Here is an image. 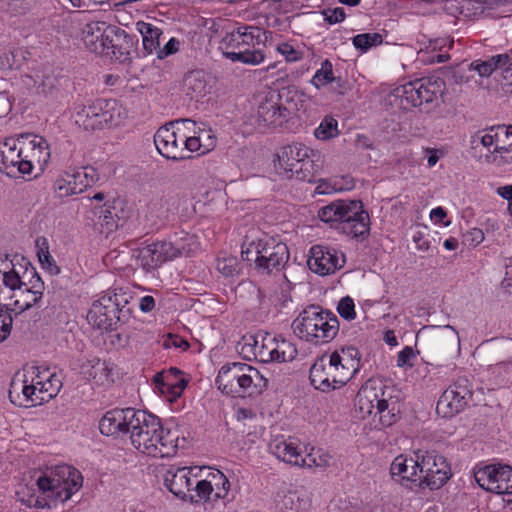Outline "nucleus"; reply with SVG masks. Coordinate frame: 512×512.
<instances>
[{
	"instance_id": "774afa93",
	"label": "nucleus",
	"mask_w": 512,
	"mask_h": 512,
	"mask_svg": "<svg viewBox=\"0 0 512 512\" xmlns=\"http://www.w3.org/2000/svg\"><path fill=\"white\" fill-rule=\"evenodd\" d=\"M505 276L502 281V286L509 293H512V257L505 260Z\"/></svg>"
},
{
	"instance_id": "4be33fe9",
	"label": "nucleus",
	"mask_w": 512,
	"mask_h": 512,
	"mask_svg": "<svg viewBox=\"0 0 512 512\" xmlns=\"http://www.w3.org/2000/svg\"><path fill=\"white\" fill-rule=\"evenodd\" d=\"M0 172L12 178L29 175L32 172V165L23 161L14 138H8L0 145Z\"/></svg>"
},
{
	"instance_id": "c756f323",
	"label": "nucleus",
	"mask_w": 512,
	"mask_h": 512,
	"mask_svg": "<svg viewBox=\"0 0 512 512\" xmlns=\"http://www.w3.org/2000/svg\"><path fill=\"white\" fill-rule=\"evenodd\" d=\"M112 35L113 37L109 40V49L104 56L118 60L121 63L129 61L134 47V38L117 26Z\"/></svg>"
},
{
	"instance_id": "79ce46f5",
	"label": "nucleus",
	"mask_w": 512,
	"mask_h": 512,
	"mask_svg": "<svg viewBox=\"0 0 512 512\" xmlns=\"http://www.w3.org/2000/svg\"><path fill=\"white\" fill-rule=\"evenodd\" d=\"M272 355L269 356L270 362L284 363L291 362L297 356V349L294 343L278 337L275 347L272 349Z\"/></svg>"
},
{
	"instance_id": "5701e85b",
	"label": "nucleus",
	"mask_w": 512,
	"mask_h": 512,
	"mask_svg": "<svg viewBox=\"0 0 512 512\" xmlns=\"http://www.w3.org/2000/svg\"><path fill=\"white\" fill-rule=\"evenodd\" d=\"M306 153H312V150L301 143L282 147L276 154V159H274L276 172L284 178H294L302 158L306 157Z\"/></svg>"
},
{
	"instance_id": "bb28decb",
	"label": "nucleus",
	"mask_w": 512,
	"mask_h": 512,
	"mask_svg": "<svg viewBox=\"0 0 512 512\" xmlns=\"http://www.w3.org/2000/svg\"><path fill=\"white\" fill-rule=\"evenodd\" d=\"M32 273L33 276L29 284L25 283L12 295V298H14L13 305L20 313L38 306L43 297L44 283L34 269Z\"/></svg>"
},
{
	"instance_id": "8fccbe9b",
	"label": "nucleus",
	"mask_w": 512,
	"mask_h": 512,
	"mask_svg": "<svg viewBox=\"0 0 512 512\" xmlns=\"http://www.w3.org/2000/svg\"><path fill=\"white\" fill-rule=\"evenodd\" d=\"M277 338L278 337L271 336L270 334L261 336V343L259 342L254 357L259 358L261 362L269 363V356L272 355V349L276 345Z\"/></svg>"
},
{
	"instance_id": "6e6d98bb",
	"label": "nucleus",
	"mask_w": 512,
	"mask_h": 512,
	"mask_svg": "<svg viewBox=\"0 0 512 512\" xmlns=\"http://www.w3.org/2000/svg\"><path fill=\"white\" fill-rule=\"evenodd\" d=\"M354 308L355 305L353 299L349 296H346L339 301L337 311L342 318L350 321L356 317Z\"/></svg>"
},
{
	"instance_id": "5fc2aeb1",
	"label": "nucleus",
	"mask_w": 512,
	"mask_h": 512,
	"mask_svg": "<svg viewBox=\"0 0 512 512\" xmlns=\"http://www.w3.org/2000/svg\"><path fill=\"white\" fill-rule=\"evenodd\" d=\"M447 389H452V393L463 395L467 400L472 398V386L467 377H458Z\"/></svg>"
},
{
	"instance_id": "c85d7f7f",
	"label": "nucleus",
	"mask_w": 512,
	"mask_h": 512,
	"mask_svg": "<svg viewBox=\"0 0 512 512\" xmlns=\"http://www.w3.org/2000/svg\"><path fill=\"white\" fill-rule=\"evenodd\" d=\"M491 132H495L496 141L493 163L498 166L512 164V125L491 126Z\"/></svg>"
},
{
	"instance_id": "e2e57ef3",
	"label": "nucleus",
	"mask_w": 512,
	"mask_h": 512,
	"mask_svg": "<svg viewBox=\"0 0 512 512\" xmlns=\"http://www.w3.org/2000/svg\"><path fill=\"white\" fill-rule=\"evenodd\" d=\"M193 491L196 492V497L199 499H210V495L214 491V487L210 481L207 480H200L196 483L195 488H193ZM194 501H197L194 498Z\"/></svg>"
},
{
	"instance_id": "c03bdc74",
	"label": "nucleus",
	"mask_w": 512,
	"mask_h": 512,
	"mask_svg": "<svg viewBox=\"0 0 512 512\" xmlns=\"http://www.w3.org/2000/svg\"><path fill=\"white\" fill-rule=\"evenodd\" d=\"M312 153H306V157L302 158V161L295 172L294 178L300 181H307L309 183L316 182V173L319 169V165L315 163L312 158Z\"/></svg>"
},
{
	"instance_id": "680f3d73",
	"label": "nucleus",
	"mask_w": 512,
	"mask_h": 512,
	"mask_svg": "<svg viewBox=\"0 0 512 512\" xmlns=\"http://www.w3.org/2000/svg\"><path fill=\"white\" fill-rule=\"evenodd\" d=\"M215 479H218V482H216V488H214L215 491V497L216 498H225L228 494L229 488H230V482L227 479V477L220 471H218L217 475H214Z\"/></svg>"
},
{
	"instance_id": "b1692460",
	"label": "nucleus",
	"mask_w": 512,
	"mask_h": 512,
	"mask_svg": "<svg viewBox=\"0 0 512 512\" xmlns=\"http://www.w3.org/2000/svg\"><path fill=\"white\" fill-rule=\"evenodd\" d=\"M113 31H116V26L99 21L90 22L82 30V40L91 52L104 55L109 49V40L113 37Z\"/></svg>"
},
{
	"instance_id": "a878e982",
	"label": "nucleus",
	"mask_w": 512,
	"mask_h": 512,
	"mask_svg": "<svg viewBox=\"0 0 512 512\" xmlns=\"http://www.w3.org/2000/svg\"><path fill=\"white\" fill-rule=\"evenodd\" d=\"M138 259L141 267L147 272L159 268L167 261H172L174 258L171 244L169 241H156L145 247L140 252Z\"/></svg>"
},
{
	"instance_id": "72a5a7b5",
	"label": "nucleus",
	"mask_w": 512,
	"mask_h": 512,
	"mask_svg": "<svg viewBox=\"0 0 512 512\" xmlns=\"http://www.w3.org/2000/svg\"><path fill=\"white\" fill-rule=\"evenodd\" d=\"M269 448L278 459L295 466H299L303 458L298 446L292 441L275 439L270 443Z\"/></svg>"
},
{
	"instance_id": "f3484780",
	"label": "nucleus",
	"mask_w": 512,
	"mask_h": 512,
	"mask_svg": "<svg viewBox=\"0 0 512 512\" xmlns=\"http://www.w3.org/2000/svg\"><path fill=\"white\" fill-rule=\"evenodd\" d=\"M473 474L482 489L496 494H512V467L485 465L475 468Z\"/></svg>"
},
{
	"instance_id": "6ab92c4d",
	"label": "nucleus",
	"mask_w": 512,
	"mask_h": 512,
	"mask_svg": "<svg viewBox=\"0 0 512 512\" xmlns=\"http://www.w3.org/2000/svg\"><path fill=\"white\" fill-rule=\"evenodd\" d=\"M307 263L311 271L325 276L341 269L345 264V256L342 252L334 248L314 245L310 249V256Z\"/></svg>"
},
{
	"instance_id": "e433bc0d",
	"label": "nucleus",
	"mask_w": 512,
	"mask_h": 512,
	"mask_svg": "<svg viewBox=\"0 0 512 512\" xmlns=\"http://www.w3.org/2000/svg\"><path fill=\"white\" fill-rule=\"evenodd\" d=\"M83 373L89 378L95 380L97 383L103 384L110 381L113 367L107 361H102L98 358L89 360L87 364L82 366Z\"/></svg>"
},
{
	"instance_id": "3c124183",
	"label": "nucleus",
	"mask_w": 512,
	"mask_h": 512,
	"mask_svg": "<svg viewBox=\"0 0 512 512\" xmlns=\"http://www.w3.org/2000/svg\"><path fill=\"white\" fill-rule=\"evenodd\" d=\"M314 135L319 140H328L338 135L337 121L334 118H324Z\"/></svg>"
},
{
	"instance_id": "dca6fc26",
	"label": "nucleus",
	"mask_w": 512,
	"mask_h": 512,
	"mask_svg": "<svg viewBox=\"0 0 512 512\" xmlns=\"http://www.w3.org/2000/svg\"><path fill=\"white\" fill-rule=\"evenodd\" d=\"M98 180V175L93 167H80L66 171L54 182L55 196L65 198L84 192Z\"/></svg>"
},
{
	"instance_id": "37998d69",
	"label": "nucleus",
	"mask_w": 512,
	"mask_h": 512,
	"mask_svg": "<svg viewBox=\"0 0 512 512\" xmlns=\"http://www.w3.org/2000/svg\"><path fill=\"white\" fill-rule=\"evenodd\" d=\"M414 455V458H409V463H407V472H405L404 476L400 479L401 485L409 488L410 490L419 489L418 481L421 479V463L420 459L417 458V451L414 452Z\"/></svg>"
},
{
	"instance_id": "bf43d9fd",
	"label": "nucleus",
	"mask_w": 512,
	"mask_h": 512,
	"mask_svg": "<svg viewBox=\"0 0 512 512\" xmlns=\"http://www.w3.org/2000/svg\"><path fill=\"white\" fill-rule=\"evenodd\" d=\"M322 14L324 15L325 21L331 25L340 23L346 18L345 10L342 7L324 9Z\"/></svg>"
},
{
	"instance_id": "2f4dec72",
	"label": "nucleus",
	"mask_w": 512,
	"mask_h": 512,
	"mask_svg": "<svg viewBox=\"0 0 512 512\" xmlns=\"http://www.w3.org/2000/svg\"><path fill=\"white\" fill-rule=\"evenodd\" d=\"M211 88L203 70L190 71L183 78V91L191 100L199 101L211 92Z\"/></svg>"
},
{
	"instance_id": "1a4fd4ad",
	"label": "nucleus",
	"mask_w": 512,
	"mask_h": 512,
	"mask_svg": "<svg viewBox=\"0 0 512 512\" xmlns=\"http://www.w3.org/2000/svg\"><path fill=\"white\" fill-rule=\"evenodd\" d=\"M125 117V110L114 99H98L89 105L75 107V123L84 130L118 126Z\"/></svg>"
},
{
	"instance_id": "de8ad7c7",
	"label": "nucleus",
	"mask_w": 512,
	"mask_h": 512,
	"mask_svg": "<svg viewBox=\"0 0 512 512\" xmlns=\"http://www.w3.org/2000/svg\"><path fill=\"white\" fill-rule=\"evenodd\" d=\"M335 80L333 75L332 63L329 60H324L321 64V68L316 71L313 76L311 83L316 87L320 88Z\"/></svg>"
},
{
	"instance_id": "9b49d317",
	"label": "nucleus",
	"mask_w": 512,
	"mask_h": 512,
	"mask_svg": "<svg viewBox=\"0 0 512 512\" xmlns=\"http://www.w3.org/2000/svg\"><path fill=\"white\" fill-rule=\"evenodd\" d=\"M260 29L255 27H241L230 33L221 41V47L231 48V51L224 52L226 58L233 62L240 61L244 64L257 65L264 60V54L254 48L259 38Z\"/></svg>"
},
{
	"instance_id": "f03ea898",
	"label": "nucleus",
	"mask_w": 512,
	"mask_h": 512,
	"mask_svg": "<svg viewBox=\"0 0 512 512\" xmlns=\"http://www.w3.org/2000/svg\"><path fill=\"white\" fill-rule=\"evenodd\" d=\"M400 392L378 380H368L356 396V407L362 418L378 416L382 426L389 427L399 419L401 412Z\"/></svg>"
},
{
	"instance_id": "69168bd1",
	"label": "nucleus",
	"mask_w": 512,
	"mask_h": 512,
	"mask_svg": "<svg viewBox=\"0 0 512 512\" xmlns=\"http://www.w3.org/2000/svg\"><path fill=\"white\" fill-rule=\"evenodd\" d=\"M414 357H415V353H414L413 348L406 346L403 350H401L398 353L397 366L398 367H405V366L412 367L413 364L410 361Z\"/></svg>"
},
{
	"instance_id": "f704fd0d",
	"label": "nucleus",
	"mask_w": 512,
	"mask_h": 512,
	"mask_svg": "<svg viewBox=\"0 0 512 512\" xmlns=\"http://www.w3.org/2000/svg\"><path fill=\"white\" fill-rule=\"evenodd\" d=\"M215 144V137L210 135V131H203L198 136L187 137L182 134V146L185 147V159H189L190 152L205 154Z\"/></svg>"
},
{
	"instance_id": "a211bd4d",
	"label": "nucleus",
	"mask_w": 512,
	"mask_h": 512,
	"mask_svg": "<svg viewBox=\"0 0 512 512\" xmlns=\"http://www.w3.org/2000/svg\"><path fill=\"white\" fill-rule=\"evenodd\" d=\"M416 342L420 343L425 352L434 355L446 352L450 346L459 345V336L450 325L429 326L417 333Z\"/></svg>"
},
{
	"instance_id": "49530a36",
	"label": "nucleus",
	"mask_w": 512,
	"mask_h": 512,
	"mask_svg": "<svg viewBox=\"0 0 512 512\" xmlns=\"http://www.w3.org/2000/svg\"><path fill=\"white\" fill-rule=\"evenodd\" d=\"M354 47L362 52H366L372 47L383 43V36L380 33H362L352 38Z\"/></svg>"
},
{
	"instance_id": "c9c22d12",
	"label": "nucleus",
	"mask_w": 512,
	"mask_h": 512,
	"mask_svg": "<svg viewBox=\"0 0 512 512\" xmlns=\"http://www.w3.org/2000/svg\"><path fill=\"white\" fill-rule=\"evenodd\" d=\"M508 52L490 57L487 60H475L469 65L470 71H476L481 77L490 76L496 69L508 66Z\"/></svg>"
},
{
	"instance_id": "393cba45",
	"label": "nucleus",
	"mask_w": 512,
	"mask_h": 512,
	"mask_svg": "<svg viewBox=\"0 0 512 512\" xmlns=\"http://www.w3.org/2000/svg\"><path fill=\"white\" fill-rule=\"evenodd\" d=\"M136 411L133 408L114 409L108 411L99 422L100 432L107 436H116L128 433L134 422Z\"/></svg>"
},
{
	"instance_id": "cd10ccee",
	"label": "nucleus",
	"mask_w": 512,
	"mask_h": 512,
	"mask_svg": "<svg viewBox=\"0 0 512 512\" xmlns=\"http://www.w3.org/2000/svg\"><path fill=\"white\" fill-rule=\"evenodd\" d=\"M188 467H171L165 474V485L175 496L194 501L193 483Z\"/></svg>"
},
{
	"instance_id": "a19ab883",
	"label": "nucleus",
	"mask_w": 512,
	"mask_h": 512,
	"mask_svg": "<svg viewBox=\"0 0 512 512\" xmlns=\"http://www.w3.org/2000/svg\"><path fill=\"white\" fill-rule=\"evenodd\" d=\"M479 146H483L487 149L488 154L486 155V160L493 162V156L496 155V141L495 132H491V127L478 131L471 136V149L476 150Z\"/></svg>"
},
{
	"instance_id": "f257e3e1",
	"label": "nucleus",
	"mask_w": 512,
	"mask_h": 512,
	"mask_svg": "<svg viewBox=\"0 0 512 512\" xmlns=\"http://www.w3.org/2000/svg\"><path fill=\"white\" fill-rule=\"evenodd\" d=\"M129 428L131 444L138 451L155 458L173 456L178 448V435L164 429L155 415L137 410Z\"/></svg>"
},
{
	"instance_id": "052dcab7",
	"label": "nucleus",
	"mask_w": 512,
	"mask_h": 512,
	"mask_svg": "<svg viewBox=\"0 0 512 512\" xmlns=\"http://www.w3.org/2000/svg\"><path fill=\"white\" fill-rule=\"evenodd\" d=\"M39 261L44 269H46L50 274L56 275L60 272L59 267L56 265L55 260L50 255L49 251H41L38 253Z\"/></svg>"
},
{
	"instance_id": "13d9d810",
	"label": "nucleus",
	"mask_w": 512,
	"mask_h": 512,
	"mask_svg": "<svg viewBox=\"0 0 512 512\" xmlns=\"http://www.w3.org/2000/svg\"><path fill=\"white\" fill-rule=\"evenodd\" d=\"M407 463H409V458L405 455H398L390 466V474L392 477L395 476H404V473L407 472Z\"/></svg>"
},
{
	"instance_id": "864d4df0",
	"label": "nucleus",
	"mask_w": 512,
	"mask_h": 512,
	"mask_svg": "<svg viewBox=\"0 0 512 512\" xmlns=\"http://www.w3.org/2000/svg\"><path fill=\"white\" fill-rule=\"evenodd\" d=\"M0 280L3 286L8 287L13 292H17L25 284L14 269L5 272L0 270Z\"/></svg>"
},
{
	"instance_id": "ddd939ff",
	"label": "nucleus",
	"mask_w": 512,
	"mask_h": 512,
	"mask_svg": "<svg viewBox=\"0 0 512 512\" xmlns=\"http://www.w3.org/2000/svg\"><path fill=\"white\" fill-rule=\"evenodd\" d=\"M333 354L322 356L310 368V381L316 389L329 391L345 385L353 376L343 368V364L335 363Z\"/></svg>"
},
{
	"instance_id": "2eb2a0df",
	"label": "nucleus",
	"mask_w": 512,
	"mask_h": 512,
	"mask_svg": "<svg viewBox=\"0 0 512 512\" xmlns=\"http://www.w3.org/2000/svg\"><path fill=\"white\" fill-rule=\"evenodd\" d=\"M291 112L281 102V95L275 90L258 96L256 123L260 128L282 127L290 118Z\"/></svg>"
},
{
	"instance_id": "a18cd8bd",
	"label": "nucleus",
	"mask_w": 512,
	"mask_h": 512,
	"mask_svg": "<svg viewBox=\"0 0 512 512\" xmlns=\"http://www.w3.org/2000/svg\"><path fill=\"white\" fill-rule=\"evenodd\" d=\"M331 458V455L322 449L315 450L312 448L311 452L307 454L305 458L303 457L301 459L299 467H316L325 469L330 466Z\"/></svg>"
},
{
	"instance_id": "4c0bfd02",
	"label": "nucleus",
	"mask_w": 512,
	"mask_h": 512,
	"mask_svg": "<svg viewBox=\"0 0 512 512\" xmlns=\"http://www.w3.org/2000/svg\"><path fill=\"white\" fill-rule=\"evenodd\" d=\"M335 363L343 364L352 376L360 369L361 354L354 346L342 347L340 350L332 352Z\"/></svg>"
},
{
	"instance_id": "7c9ffc66",
	"label": "nucleus",
	"mask_w": 512,
	"mask_h": 512,
	"mask_svg": "<svg viewBox=\"0 0 512 512\" xmlns=\"http://www.w3.org/2000/svg\"><path fill=\"white\" fill-rule=\"evenodd\" d=\"M180 374L179 369L172 367L168 371L156 373L153 381L161 393H167L171 395V398H176L181 395L187 385Z\"/></svg>"
},
{
	"instance_id": "603ef678",
	"label": "nucleus",
	"mask_w": 512,
	"mask_h": 512,
	"mask_svg": "<svg viewBox=\"0 0 512 512\" xmlns=\"http://www.w3.org/2000/svg\"><path fill=\"white\" fill-rule=\"evenodd\" d=\"M6 305H0V342L8 338L12 330L13 317Z\"/></svg>"
},
{
	"instance_id": "0e129e2a",
	"label": "nucleus",
	"mask_w": 512,
	"mask_h": 512,
	"mask_svg": "<svg viewBox=\"0 0 512 512\" xmlns=\"http://www.w3.org/2000/svg\"><path fill=\"white\" fill-rule=\"evenodd\" d=\"M464 243L469 246H477L484 240V233L481 229L472 228L464 234Z\"/></svg>"
},
{
	"instance_id": "412c9836",
	"label": "nucleus",
	"mask_w": 512,
	"mask_h": 512,
	"mask_svg": "<svg viewBox=\"0 0 512 512\" xmlns=\"http://www.w3.org/2000/svg\"><path fill=\"white\" fill-rule=\"evenodd\" d=\"M14 141L23 161L31 164L32 168L35 164L42 165L48 162L50 152L47 141L43 137L26 133L14 138Z\"/></svg>"
},
{
	"instance_id": "9d476101",
	"label": "nucleus",
	"mask_w": 512,
	"mask_h": 512,
	"mask_svg": "<svg viewBox=\"0 0 512 512\" xmlns=\"http://www.w3.org/2000/svg\"><path fill=\"white\" fill-rule=\"evenodd\" d=\"M440 85L437 80L417 79L396 89L398 105L404 110L419 107L423 112H430L438 106Z\"/></svg>"
},
{
	"instance_id": "aec40b11",
	"label": "nucleus",
	"mask_w": 512,
	"mask_h": 512,
	"mask_svg": "<svg viewBox=\"0 0 512 512\" xmlns=\"http://www.w3.org/2000/svg\"><path fill=\"white\" fill-rule=\"evenodd\" d=\"M154 144L160 155L166 159L185 160V147L182 146V134L175 131L173 123L160 127L154 135Z\"/></svg>"
},
{
	"instance_id": "423d86ee",
	"label": "nucleus",
	"mask_w": 512,
	"mask_h": 512,
	"mask_svg": "<svg viewBox=\"0 0 512 512\" xmlns=\"http://www.w3.org/2000/svg\"><path fill=\"white\" fill-rule=\"evenodd\" d=\"M83 478L80 472L69 465H58L49 473L37 479L39 489L46 494V498L37 499L35 506L50 507L51 501L65 502L82 486Z\"/></svg>"
},
{
	"instance_id": "f8f14e48",
	"label": "nucleus",
	"mask_w": 512,
	"mask_h": 512,
	"mask_svg": "<svg viewBox=\"0 0 512 512\" xmlns=\"http://www.w3.org/2000/svg\"><path fill=\"white\" fill-rule=\"evenodd\" d=\"M127 303L123 294L115 292H107L99 299L93 302L87 320L90 324L98 329L113 330L120 322H124L127 318L129 309H125Z\"/></svg>"
},
{
	"instance_id": "6e6552de",
	"label": "nucleus",
	"mask_w": 512,
	"mask_h": 512,
	"mask_svg": "<svg viewBox=\"0 0 512 512\" xmlns=\"http://www.w3.org/2000/svg\"><path fill=\"white\" fill-rule=\"evenodd\" d=\"M242 258L255 263V269L261 273L270 274L280 271L289 260V249L283 242L271 237L251 241L246 248L242 247Z\"/></svg>"
},
{
	"instance_id": "58836bf2",
	"label": "nucleus",
	"mask_w": 512,
	"mask_h": 512,
	"mask_svg": "<svg viewBox=\"0 0 512 512\" xmlns=\"http://www.w3.org/2000/svg\"><path fill=\"white\" fill-rule=\"evenodd\" d=\"M174 258L181 256H190L197 248L198 241L195 235L187 232L176 234L169 240Z\"/></svg>"
},
{
	"instance_id": "20e7f679",
	"label": "nucleus",
	"mask_w": 512,
	"mask_h": 512,
	"mask_svg": "<svg viewBox=\"0 0 512 512\" xmlns=\"http://www.w3.org/2000/svg\"><path fill=\"white\" fill-rule=\"evenodd\" d=\"M215 383L219 390L234 397H257L267 388L268 380L257 368L242 362L223 365Z\"/></svg>"
},
{
	"instance_id": "4468645a",
	"label": "nucleus",
	"mask_w": 512,
	"mask_h": 512,
	"mask_svg": "<svg viewBox=\"0 0 512 512\" xmlns=\"http://www.w3.org/2000/svg\"><path fill=\"white\" fill-rule=\"evenodd\" d=\"M417 458L421 463L419 489L437 490L450 479L451 468L444 456L435 451L417 450Z\"/></svg>"
},
{
	"instance_id": "4d7b16f0",
	"label": "nucleus",
	"mask_w": 512,
	"mask_h": 512,
	"mask_svg": "<svg viewBox=\"0 0 512 512\" xmlns=\"http://www.w3.org/2000/svg\"><path fill=\"white\" fill-rule=\"evenodd\" d=\"M277 51L289 62L298 61L303 57V53L301 51L296 50L291 44L286 42L278 44Z\"/></svg>"
},
{
	"instance_id": "39448f33",
	"label": "nucleus",
	"mask_w": 512,
	"mask_h": 512,
	"mask_svg": "<svg viewBox=\"0 0 512 512\" xmlns=\"http://www.w3.org/2000/svg\"><path fill=\"white\" fill-rule=\"evenodd\" d=\"M33 370L38 368L32 367ZM35 378L29 383L25 374L17 372L10 383L9 399L11 403L20 407L35 406L55 397L62 386L61 380L55 374L49 375L45 380L37 371Z\"/></svg>"
},
{
	"instance_id": "473e14b6",
	"label": "nucleus",
	"mask_w": 512,
	"mask_h": 512,
	"mask_svg": "<svg viewBox=\"0 0 512 512\" xmlns=\"http://www.w3.org/2000/svg\"><path fill=\"white\" fill-rule=\"evenodd\" d=\"M467 403L468 400L463 395L452 393V389H446L437 402L436 410L443 417H451L462 411Z\"/></svg>"
},
{
	"instance_id": "ea45409f",
	"label": "nucleus",
	"mask_w": 512,
	"mask_h": 512,
	"mask_svg": "<svg viewBox=\"0 0 512 512\" xmlns=\"http://www.w3.org/2000/svg\"><path fill=\"white\" fill-rule=\"evenodd\" d=\"M136 27L142 35L143 49L147 54H152L159 48V38L162 34V30L144 21L137 22Z\"/></svg>"
},
{
	"instance_id": "09e8293b",
	"label": "nucleus",
	"mask_w": 512,
	"mask_h": 512,
	"mask_svg": "<svg viewBox=\"0 0 512 512\" xmlns=\"http://www.w3.org/2000/svg\"><path fill=\"white\" fill-rule=\"evenodd\" d=\"M217 269L222 275L233 277L240 273L241 263L235 256L222 257L217 259Z\"/></svg>"
},
{
	"instance_id": "7ed1b4c3",
	"label": "nucleus",
	"mask_w": 512,
	"mask_h": 512,
	"mask_svg": "<svg viewBox=\"0 0 512 512\" xmlns=\"http://www.w3.org/2000/svg\"><path fill=\"white\" fill-rule=\"evenodd\" d=\"M321 221L352 238L365 237L370 231V217L359 200H337L318 211Z\"/></svg>"
},
{
	"instance_id": "338daca9",
	"label": "nucleus",
	"mask_w": 512,
	"mask_h": 512,
	"mask_svg": "<svg viewBox=\"0 0 512 512\" xmlns=\"http://www.w3.org/2000/svg\"><path fill=\"white\" fill-rule=\"evenodd\" d=\"M258 335L257 336H254V335H247V336H243L242 338V348H241V351L242 353H251L254 355V353L256 352V349H257V346H259V340H258Z\"/></svg>"
},
{
	"instance_id": "0eeeda50",
	"label": "nucleus",
	"mask_w": 512,
	"mask_h": 512,
	"mask_svg": "<svg viewBox=\"0 0 512 512\" xmlns=\"http://www.w3.org/2000/svg\"><path fill=\"white\" fill-rule=\"evenodd\" d=\"M292 328L301 339L316 344L324 343L338 334L339 321L334 313L311 305L293 321Z\"/></svg>"
}]
</instances>
